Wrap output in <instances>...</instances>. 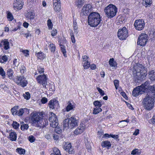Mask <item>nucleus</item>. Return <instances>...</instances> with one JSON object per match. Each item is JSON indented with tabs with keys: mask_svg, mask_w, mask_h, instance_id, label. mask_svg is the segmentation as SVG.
I'll use <instances>...</instances> for the list:
<instances>
[{
	"mask_svg": "<svg viewBox=\"0 0 155 155\" xmlns=\"http://www.w3.org/2000/svg\"><path fill=\"white\" fill-rule=\"evenodd\" d=\"M0 75L2 76L3 78H5V72L1 67H0Z\"/></svg>",
	"mask_w": 155,
	"mask_h": 155,
	"instance_id": "nucleus-50",
	"label": "nucleus"
},
{
	"mask_svg": "<svg viewBox=\"0 0 155 155\" xmlns=\"http://www.w3.org/2000/svg\"><path fill=\"white\" fill-rule=\"evenodd\" d=\"M97 107H100L102 105V104L99 101H95L93 103Z\"/></svg>",
	"mask_w": 155,
	"mask_h": 155,
	"instance_id": "nucleus-45",
	"label": "nucleus"
},
{
	"mask_svg": "<svg viewBox=\"0 0 155 155\" xmlns=\"http://www.w3.org/2000/svg\"><path fill=\"white\" fill-rule=\"evenodd\" d=\"M143 3L146 7H150L152 3V0H143Z\"/></svg>",
	"mask_w": 155,
	"mask_h": 155,
	"instance_id": "nucleus-33",
	"label": "nucleus"
},
{
	"mask_svg": "<svg viewBox=\"0 0 155 155\" xmlns=\"http://www.w3.org/2000/svg\"><path fill=\"white\" fill-rule=\"evenodd\" d=\"M60 46L61 48V51L65 57H67L66 51L65 49V47L61 44H60Z\"/></svg>",
	"mask_w": 155,
	"mask_h": 155,
	"instance_id": "nucleus-32",
	"label": "nucleus"
},
{
	"mask_svg": "<svg viewBox=\"0 0 155 155\" xmlns=\"http://www.w3.org/2000/svg\"><path fill=\"white\" fill-rule=\"evenodd\" d=\"M78 124V121L74 117H72L68 120L65 119L64 121V126L65 127L73 129L77 126Z\"/></svg>",
	"mask_w": 155,
	"mask_h": 155,
	"instance_id": "nucleus-6",
	"label": "nucleus"
},
{
	"mask_svg": "<svg viewBox=\"0 0 155 155\" xmlns=\"http://www.w3.org/2000/svg\"><path fill=\"white\" fill-rule=\"evenodd\" d=\"M16 151L20 154H24L25 153V150L21 148H17Z\"/></svg>",
	"mask_w": 155,
	"mask_h": 155,
	"instance_id": "nucleus-39",
	"label": "nucleus"
},
{
	"mask_svg": "<svg viewBox=\"0 0 155 155\" xmlns=\"http://www.w3.org/2000/svg\"><path fill=\"white\" fill-rule=\"evenodd\" d=\"M57 30L56 29H54L51 31V35L52 36H54L57 34Z\"/></svg>",
	"mask_w": 155,
	"mask_h": 155,
	"instance_id": "nucleus-60",
	"label": "nucleus"
},
{
	"mask_svg": "<svg viewBox=\"0 0 155 155\" xmlns=\"http://www.w3.org/2000/svg\"><path fill=\"white\" fill-rule=\"evenodd\" d=\"M25 70V68L24 65L21 66V68L20 69V71L21 73L22 74H23L24 73Z\"/></svg>",
	"mask_w": 155,
	"mask_h": 155,
	"instance_id": "nucleus-61",
	"label": "nucleus"
},
{
	"mask_svg": "<svg viewBox=\"0 0 155 155\" xmlns=\"http://www.w3.org/2000/svg\"><path fill=\"white\" fill-rule=\"evenodd\" d=\"M73 28L74 32L77 34V33L78 32V27L77 25V23L76 21H73Z\"/></svg>",
	"mask_w": 155,
	"mask_h": 155,
	"instance_id": "nucleus-46",
	"label": "nucleus"
},
{
	"mask_svg": "<svg viewBox=\"0 0 155 155\" xmlns=\"http://www.w3.org/2000/svg\"><path fill=\"white\" fill-rule=\"evenodd\" d=\"M53 7L54 10L57 12H58L61 8V3L53 4Z\"/></svg>",
	"mask_w": 155,
	"mask_h": 155,
	"instance_id": "nucleus-26",
	"label": "nucleus"
},
{
	"mask_svg": "<svg viewBox=\"0 0 155 155\" xmlns=\"http://www.w3.org/2000/svg\"><path fill=\"white\" fill-rule=\"evenodd\" d=\"M56 128L55 129V133H57L58 134H59L62 132V130L59 127H55Z\"/></svg>",
	"mask_w": 155,
	"mask_h": 155,
	"instance_id": "nucleus-58",
	"label": "nucleus"
},
{
	"mask_svg": "<svg viewBox=\"0 0 155 155\" xmlns=\"http://www.w3.org/2000/svg\"><path fill=\"white\" fill-rule=\"evenodd\" d=\"M147 35L144 33H142L139 36L137 44L141 46H144L146 44L147 40Z\"/></svg>",
	"mask_w": 155,
	"mask_h": 155,
	"instance_id": "nucleus-12",
	"label": "nucleus"
},
{
	"mask_svg": "<svg viewBox=\"0 0 155 155\" xmlns=\"http://www.w3.org/2000/svg\"><path fill=\"white\" fill-rule=\"evenodd\" d=\"M141 153L140 150L137 149H134L131 152V154L133 155H140Z\"/></svg>",
	"mask_w": 155,
	"mask_h": 155,
	"instance_id": "nucleus-36",
	"label": "nucleus"
},
{
	"mask_svg": "<svg viewBox=\"0 0 155 155\" xmlns=\"http://www.w3.org/2000/svg\"><path fill=\"white\" fill-rule=\"evenodd\" d=\"M133 72L135 80L143 79L147 74V69L142 64H137L134 66Z\"/></svg>",
	"mask_w": 155,
	"mask_h": 155,
	"instance_id": "nucleus-1",
	"label": "nucleus"
},
{
	"mask_svg": "<svg viewBox=\"0 0 155 155\" xmlns=\"http://www.w3.org/2000/svg\"><path fill=\"white\" fill-rule=\"evenodd\" d=\"M10 140L12 141H15L17 138V135L15 132H11L9 134V137Z\"/></svg>",
	"mask_w": 155,
	"mask_h": 155,
	"instance_id": "nucleus-25",
	"label": "nucleus"
},
{
	"mask_svg": "<svg viewBox=\"0 0 155 155\" xmlns=\"http://www.w3.org/2000/svg\"><path fill=\"white\" fill-rule=\"evenodd\" d=\"M101 145L102 147H106L108 149H109L111 146L110 142L108 141H103L101 142Z\"/></svg>",
	"mask_w": 155,
	"mask_h": 155,
	"instance_id": "nucleus-24",
	"label": "nucleus"
},
{
	"mask_svg": "<svg viewBox=\"0 0 155 155\" xmlns=\"http://www.w3.org/2000/svg\"><path fill=\"white\" fill-rule=\"evenodd\" d=\"M114 85L116 89H118L119 85V81L117 80L114 81Z\"/></svg>",
	"mask_w": 155,
	"mask_h": 155,
	"instance_id": "nucleus-54",
	"label": "nucleus"
},
{
	"mask_svg": "<svg viewBox=\"0 0 155 155\" xmlns=\"http://www.w3.org/2000/svg\"><path fill=\"white\" fill-rule=\"evenodd\" d=\"M83 63V67L84 69H87L90 66V63L89 62H84Z\"/></svg>",
	"mask_w": 155,
	"mask_h": 155,
	"instance_id": "nucleus-52",
	"label": "nucleus"
},
{
	"mask_svg": "<svg viewBox=\"0 0 155 155\" xmlns=\"http://www.w3.org/2000/svg\"><path fill=\"white\" fill-rule=\"evenodd\" d=\"M28 128V126L27 124H23L21 125V128L22 130H27Z\"/></svg>",
	"mask_w": 155,
	"mask_h": 155,
	"instance_id": "nucleus-48",
	"label": "nucleus"
},
{
	"mask_svg": "<svg viewBox=\"0 0 155 155\" xmlns=\"http://www.w3.org/2000/svg\"><path fill=\"white\" fill-rule=\"evenodd\" d=\"M13 71L11 69H9L7 71V75L8 78L11 79L13 78Z\"/></svg>",
	"mask_w": 155,
	"mask_h": 155,
	"instance_id": "nucleus-29",
	"label": "nucleus"
},
{
	"mask_svg": "<svg viewBox=\"0 0 155 155\" xmlns=\"http://www.w3.org/2000/svg\"><path fill=\"white\" fill-rule=\"evenodd\" d=\"M7 18L9 21H11L13 19V15L11 12H9L8 13Z\"/></svg>",
	"mask_w": 155,
	"mask_h": 155,
	"instance_id": "nucleus-49",
	"label": "nucleus"
},
{
	"mask_svg": "<svg viewBox=\"0 0 155 155\" xmlns=\"http://www.w3.org/2000/svg\"><path fill=\"white\" fill-rule=\"evenodd\" d=\"M36 79L38 82L42 85L44 88H46V85L47 84L48 78L46 75L43 74L42 75H39L36 77Z\"/></svg>",
	"mask_w": 155,
	"mask_h": 155,
	"instance_id": "nucleus-8",
	"label": "nucleus"
},
{
	"mask_svg": "<svg viewBox=\"0 0 155 155\" xmlns=\"http://www.w3.org/2000/svg\"><path fill=\"white\" fill-rule=\"evenodd\" d=\"M8 59V57L6 56H3L2 57L0 58V62L2 63H4L7 61Z\"/></svg>",
	"mask_w": 155,
	"mask_h": 155,
	"instance_id": "nucleus-41",
	"label": "nucleus"
},
{
	"mask_svg": "<svg viewBox=\"0 0 155 155\" xmlns=\"http://www.w3.org/2000/svg\"><path fill=\"white\" fill-rule=\"evenodd\" d=\"M37 72L38 73L41 74L43 73L44 71V68L42 65H38L37 67Z\"/></svg>",
	"mask_w": 155,
	"mask_h": 155,
	"instance_id": "nucleus-35",
	"label": "nucleus"
},
{
	"mask_svg": "<svg viewBox=\"0 0 155 155\" xmlns=\"http://www.w3.org/2000/svg\"><path fill=\"white\" fill-rule=\"evenodd\" d=\"M97 90L99 92L100 94L102 96H103L104 94V91L98 87L97 88Z\"/></svg>",
	"mask_w": 155,
	"mask_h": 155,
	"instance_id": "nucleus-62",
	"label": "nucleus"
},
{
	"mask_svg": "<svg viewBox=\"0 0 155 155\" xmlns=\"http://www.w3.org/2000/svg\"><path fill=\"white\" fill-rule=\"evenodd\" d=\"M13 65H14L15 67H17L19 64V63L17 59H14L13 61Z\"/></svg>",
	"mask_w": 155,
	"mask_h": 155,
	"instance_id": "nucleus-57",
	"label": "nucleus"
},
{
	"mask_svg": "<svg viewBox=\"0 0 155 155\" xmlns=\"http://www.w3.org/2000/svg\"><path fill=\"white\" fill-rule=\"evenodd\" d=\"M50 124L51 127L53 128H55L58 126V119H57L56 116L54 113L51 112L49 118Z\"/></svg>",
	"mask_w": 155,
	"mask_h": 155,
	"instance_id": "nucleus-9",
	"label": "nucleus"
},
{
	"mask_svg": "<svg viewBox=\"0 0 155 155\" xmlns=\"http://www.w3.org/2000/svg\"><path fill=\"white\" fill-rule=\"evenodd\" d=\"M147 86L148 87L146 89V90L147 89H149L150 92L152 93H153V95H155V84L153 85V86H149L148 85V83L147 84Z\"/></svg>",
	"mask_w": 155,
	"mask_h": 155,
	"instance_id": "nucleus-30",
	"label": "nucleus"
},
{
	"mask_svg": "<svg viewBox=\"0 0 155 155\" xmlns=\"http://www.w3.org/2000/svg\"><path fill=\"white\" fill-rule=\"evenodd\" d=\"M109 64L111 67H115L117 66V63L116 62L114 61V59L110 58L109 61Z\"/></svg>",
	"mask_w": 155,
	"mask_h": 155,
	"instance_id": "nucleus-37",
	"label": "nucleus"
},
{
	"mask_svg": "<svg viewBox=\"0 0 155 155\" xmlns=\"http://www.w3.org/2000/svg\"><path fill=\"white\" fill-rule=\"evenodd\" d=\"M148 82L146 81L143 84L137 87L134 88L132 91V95L134 97H137L140 94H142L146 91L148 86Z\"/></svg>",
	"mask_w": 155,
	"mask_h": 155,
	"instance_id": "nucleus-4",
	"label": "nucleus"
},
{
	"mask_svg": "<svg viewBox=\"0 0 155 155\" xmlns=\"http://www.w3.org/2000/svg\"><path fill=\"white\" fill-rule=\"evenodd\" d=\"M92 10V6L90 4L84 5L81 10V14L84 15H88Z\"/></svg>",
	"mask_w": 155,
	"mask_h": 155,
	"instance_id": "nucleus-14",
	"label": "nucleus"
},
{
	"mask_svg": "<svg viewBox=\"0 0 155 155\" xmlns=\"http://www.w3.org/2000/svg\"><path fill=\"white\" fill-rule=\"evenodd\" d=\"M23 2L22 0H15L13 4V7L15 9L20 10L22 8Z\"/></svg>",
	"mask_w": 155,
	"mask_h": 155,
	"instance_id": "nucleus-17",
	"label": "nucleus"
},
{
	"mask_svg": "<svg viewBox=\"0 0 155 155\" xmlns=\"http://www.w3.org/2000/svg\"><path fill=\"white\" fill-rule=\"evenodd\" d=\"M24 98L27 100H29L30 98V94L29 92H26L23 95Z\"/></svg>",
	"mask_w": 155,
	"mask_h": 155,
	"instance_id": "nucleus-44",
	"label": "nucleus"
},
{
	"mask_svg": "<svg viewBox=\"0 0 155 155\" xmlns=\"http://www.w3.org/2000/svg\"><path fill=\"white\" fill-rule=\"evenodd\" d=\"M84 3L83 1L82 0H78L76 1L75 2V5L78 7L81 6L82 4Z\"/></svg>",
	"mask_w": 155,
	"mask_h": 155,
	"instance_id": "nucleus-47",
	"label": "nucleus"
},
{
	"mask_svg": "<svg viewBox=\"0 0 155 155\" xmlns=\"http://www.w3.org/2000/svg\"><path fill=\"white\" fill-rule=\"evenodd\" d=\"M21 52L25 54V56H28L29 55V51L28 50H22Z\"/></svg>",
	"mask_w": 155,
	"mask_h": 155,
	"instance_id": "nucleus-64",
	"label": "nucleus"
},
{
	"mask_svg": "<svg viewBox=\"0 0 155 155\" xmlns=\"http://www.w3.org/2000/svg\"><path fill=\"white\" fill-rule=\"evenodd\" d=\"M105 15L108 18H111L114 17L117 12V9L115 5L109 4L104 9Z\"/></svg>",
	"mask_w": 155,
	"mask_h": 155,
	"instance_id": "nucleus-3",
	"label": "nucleus"
},
{
	"mask_svg": "<svg viewBox=\"0 0 155 155\" xmlns=\"http://www.w3.org/2000/svg\"><path fill=\"white\" fill-rule=\"evenodd\" d=\"M129 120L128 119H127L124 120H122L120 121V126L121 127H124L127 126V124L129 122Z\"/></svg>",
	"mask_w": 155,
	"mask_h": 155,
	"instance_id": "nucleus-27",
	"label": "nucleus"
},
{
	"mask_svg": "<svg viewBox=\"0 0 155 155\" xmlns=\"http://www.w3.org/2000/svg\"><path fill=\"white\" fill-rule=\"evenodd\" d=\"M29 113V109L25 108H24L20 109L17 112V115L19 116H21L23 115V114H28Z\"/></svg>",
	"mask_w": 155,
	"mask_h": 155,
	"instance_id": "nucleus-20",
	"label": "nucleus"
},
{
	"mask_svg": "<svg viewBox=\"0 0 155 155\" xmlns=\"http://www.w3.org/2000/svg\"><path fill=\"white\" fill-rule=\"evenodd\" d=\"M15 81L18 85L23 87L26 86L27 84V81L23 75L17 76Z\"/></svg>",
	"mask_w": 155,
	"mask_h": 155,
	"instance_id": "nucleus-11",
	"label": "nucleus"
},
{
	"mask_svg": "<svg viewBox=\"0 0 155 155\" xmlns=\"http://www.w3.org/2000/svg\"><path fill=\"white\" fill-rule=\"evenodd\" d=\"M18 108V106H15L11 109V112L13 115H17Z\"/></svg>",
	"mask_w": 155,
	"mask_h": 155,
	"instance_id": "nucleus-38",
	"label": "nucleus"
},
{
	"mask_svg": "<svg viewBox=\"0 0 155 155\" xmlns=\"http://www.w3.org/2000/svg\"><path fill=\"white\" fill-rule=\"evenodd\" d=\"M149 123L155 125V115L153 116L152 118L150 120Z\"/></svg>",
	"mask_w": 155,
	"mask_h": 155,
	"instance_id": "nucleus-55",
	"label": "nucleus"
},
{
	"mask_svg": "<svg viewBox=\"0 0 155 155\" xmlns=\"http://www.w3.org/2000/svg\"><path fill=\"white\" fill-rule=\"evenodd\" d=\"M117 36L121 40H125L128 36V33L126 28L124 27L119 29L117 32Z\"/></svg>",
	"mask_w": 155,
	"mask_h": 155,
	"instance_id": "nucleus-7",
	"label": "nucleus"
},
{
	"mask_svg": "<svg viewBox=\"0 0 155 155\" xmlns=\"http://www.w3.org/2000/svg\"><path fill=\"white\" fill-rule=\"evenodd\" d=\"M36 55L40 59H43L45 57V55L42 52H40L36 53Z\"/></svg>",
	"mask_w": 155,
	"mask_h": 155,
	"instance_id": "nucleus-34",
	"label": "nucleus"
},
{
	"mask_svg": "<svg viewBox=\"0 0 155 155\" xmlns=\"http://www.w3.org/2000/svg\"><path fill=\"white\" fill-rule=\"evenodd\" d=\"M49 49L50 50L51 52H54L55 51L56 47L54 44L52 43H51L49 45Z\"/></svg>",
	"mask_w": 155,
	"mask_h": 155,
	"instance_id": "nucleus-40",
	"label": "nucleus"
},
{
	"mask_svg": "<svg viewBox=\"0 0 155 155\" xmlns=\"http://www.w3.org/2000/svg\"><path fill=\"white\" fill-rule=\"evenodd\" d=\"M75 107V105L74 104L71 103L70 101H68V105L66 108L62 110V111L64 112L65 111L69 112L70 111L73 110Z\"/></svg>",
	"mask_w": 155,
	"mask_h": 155,
	"instance_id": "nucleus-18",
	"label": "nucleus"
},
{
	"mask_svg": "<svg viewBox=\"0 0 155 155\" xmlns=\"http://www.w3.org/2000/svg\"><path fill=\"white\" fill-rule=\"evenodd\" d=\"M150 79L151 80L154 79L155 77V71L154 70H152L148 73Z\"/></svg>",
	"mask_w": 155,
	"mask_h": 155,
	"instance_id": "nucleus-28",
	"label": "nucleus"
},
{
	"mask_svg": "<svg viewBox=\"0 0 155 155\" xmlns=\"http://www.w3.org/2000/svg\"><path fill=\"white\" fill-rule=\"evenodd\" d=\"M47 25L49 29L51 30L53 28V24L51 22V20L50 19H49L47 21Z\"/></svg>",
	"mask_w": 155,
	"mask_h": 155,
	"instance_id": "nucleus-43",
	"label": "nucleus"
},
{
	"mask_svg": "<svg viewBox=\"0 0 155 155\" xmlns=\"http://www.w3.org/2000/svg\"><path fill=\"white\" fill-rule=\"evenodd\" d=\"M41 116L38 113H33L31 117V123L34 125L38 126L41 121Z\"/></svg>",
	"mask_w": 155,
	"mask_h": 155,
	"instance_id": "nucleus-10",
	"label": "nucleus"
},
{
	"mask_svg": "<svg viewBox=\"0 0 155 155\" xmlns=\"http://www.w3.org/2000/svg\"><path fill=\"white\" fill-rule=\"evenodd\" d=\"M28 140L30 142L32 143L35 141V138L33 136H29L28 137Z\"/></svg>",
	"mask_w": 155,
	"mask_h": 155,
	"instance_id": "nucleus-56",
	"label": "nucleus"
},
{
	"mask_svg": "<svg viewBox=\"0 0 155 155\" xmlns=\"http://www.w3.org/2000/svg\"><path fill=\"white\" fill-rule=\"evenodd\" d=\"M48 121L47 119L44 118V119L41 118V120L40 122L38 124V127H44L48 125Z\"/></svg>",
	"mask_w": 155,
	"mask_h": 155,
	"instance_id": "nucleus-21",
	"label": "nucleus"
},
{
	"mask_svg": "<svg viewBox=\"0 0 155 155\" xmlns=\"http://www.w3.org/2000/svg\"><path fill=\"white\" fill-rule=\"evenodd\" d=\"M48 106L51 109H57L59 106L58 101L55 99L51 100L48 103Z\"/></svg>",
	"mask_w": 155,
	"mask_h": 155,
	"instance_id": "nucleus-15",
	"label": "nucleus"
},
{
	"mask_svg": "<svg viewBox=\"0 0 155 155\" xmlns=\"http://www.w3.org/2000/svg\"><path fill=\"white\" fill-rule=\"evenodd\" d=\"M70 35L71 36V39L72 43H74L75 42V40L74 35L72 32L70 33Z\"/></svg>",
	"mask_w": 155,
	"mask_h": 155,
	"instance_id": "nucleus-59",
	"label": "nucleus"
},
{
	"mask_svg": "<svg viewBox=\"0 0 155 155\" xmlns=\"http://www.w3.org/2000/svg\"><path fill=\"white\" fill-rule=\"evenodd\" d=\"M84 125H80L74 131V134L76 135H78L79 134H81L82 133L84 130Z\"/></svg>",
	"mask_w": 155,
	"mask_h": 155,
	"instance_id": "nucleus-19",
	"label": "nucleus"
},
{
	"mask_svg": "<svg viewBox=\"0 0 155 155\" xmlns=\"http://www.w3.org/2000/svg\"><path fill=\"white\" fill-rule=\"evenodd\" d=\"M3 45L5 50H8L9 48V43L7 39H5L2 41L1 45Z\"/></svg>",
	"mask_w": 155,
	"mask_h": 155,
	"instance_id": "nucleus-22",
	"label": "nucleus"
},
{
	"mask_svg": "<svg viewBox=\"0 0 155 155\" xmlns=\"http://www.w3.org/2000/svg\"><path fill=\"white\" fill-rule=\"evenodd\" d=\"M101 21L100 15L97 12L91 13L88 17V23L91 27H95L97 26Z\"/></svg>",
	"mask_w": 155,
	"mask_h": 155,
	"instance_id": "nucleus-2",
	"label": "nucleus"
},
{
	"mask_svg": "<svg viewBox=\"0 0 155 155\" xmlns=\"http://www.w3.org/2000/svg\"><path fill=\"white\" fill-rule=\"evenodd\" d=\"M143 102L145 109L150 110L153 108L154 101L153 98L148 95L144 99Z\"/></svg>",
	"mask_w": 155,
	"mask_h": 155,
	"instance_id": "nucleus-5",
	"label": "nucleus"
},
{
	"mask_svg": "<svg viewBox=\"0 0 155 155\" xmlns=\"http://www.w3.org/2000/svg\"><path fill=\"white\" fill-rule=\"evenodd\" d=\"M64 149L68 152L69 153H74V151L71 143L68 142H64L63 144Z\"/></svg>",
	"mask_w": 155,
	"mask_h": 155,
	"instance_id": "nucleus-16",
	"label": "nucleus"
},
{
	"mask_svg": "<svg viewBox=\"0 0 155 155\" xmlns=\"http://www.w3.org/2000/svg\"><path fill=\"white\" fill-rule=\"evenodd\" d=\"M102 110V109L100 107H97L94 108L93 110V114H96L99 113Z\"/></svg>",
	"mask_w": 155,
	"mask_h": 155,
	"instance_id": "nucleus-42",
	"label": "nucleus"
},
{
	"mask_svg": "<svg viewBox=\"0 0 155 155\" xmlns=\"http://www.w3.org/2000/svg\"><path fill=\"white\" fill-rule=\"evenodd\" d=\"M136 29L138 30H141L144 28L145 24L142 19L136 20L134 24Z\"/></svg>",
	"mask_w": 155,
	"mask_h": 155,
	"instance_id": "nucleus-13",
	"label": "nucleus"
},
{
	"mask_svg": "<svg viewBox=\"0 0 155 155\" xmlns=\"http://www.w3.org/2000/svg\"><path fill=\"white\" fill-rule=\"evenodd\" d=\"M12 126L15 129H17L19 126V124L17 122L13 121L12 124Z\"/></svg>",
	"mask_w": 155,
	"mask_h": 155,
	"instance_id": "nucleus-51",
	"label": "nucleus"
},
{
	"mask_svg": "<svg viewBox=\"0 0 155 155\" xmlns=\"http://www.w3.org/2000/svg\"><path fill=\"white\" fill-rule=\"evenodd\" d=\"M51 155H61L60 151L57 148H54L53 149V152L51 153Z\"/></svg>",
	"mask_w": 155,
	"mask_h": 155,
	"instance_id": "nucleus-31",
	"label": "nucleus"
},
{
	"mask_svg": "<svg viewBox=\"0 0 155 155\" xmlns=\"http://www.w3.org/2000/svg\"><path fill=\"white\" fill-rule=\"evenodd\" d=\"M82 58L83 59V62H89L88 61V57L86 55H84L83 56Z\"/></svg>",
	"mask_w": 155,
	"mask_h": 155,
	"instance_id": "nucleus-63",
	"label": "nucleus"
},
{
	"mask_svg": "<svg viewBox=\"0 0 155 155\" xmlns=\"http://www.w3.org/2000/svg\"><path fill=\"white\" fill-rule=\"evenodd\" d=\"M59 134L54 133L53 134V137L54 140H58L59 138Z\"/></svg>",
	"mask_w": 155,
	"mask_h": 155,
	"instance_id": "nucleus-53",
	"label": "nucleus"
},
{
	"mask_svg": "<svg viewBox=\"0 0 155 155\" xmlns=\"http://www.w3.org/2000/svg\"><path fill=\"white\" fill-rule=\"evenodd\" d=\"M35 13L32 12H29L26 14V17L30 20V21H33L35 20Z\"/></svg>",
	"mask_w": 155,
	"mask_h": 155,
	"instance_id": "nucleus-23",
	"label": "nucleus"
}]
</instances>
